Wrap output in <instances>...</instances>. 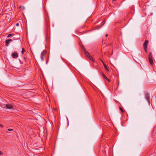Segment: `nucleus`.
<instances>
[{"instance_id":"4","label":"nucleus","mask_w":156,"mask_h":156,"mask_svg":"<svg viewBox=\"0 0 156 156\" xmlns=\"http://www.w3.org/2000/svg\"><path fill=\"white\" fill-rule=\"evenodd\" d=\"M45 54L46 51H43L41 53V58L42 61L44 60Z\"/></svg>"},{"instance_id":"17","label":"nucleus","mask_w":156,"mask_h":156,"mask_svg":"<svg viewBox=\"0 0 156 156\" xmlns=\"http://www.w3.org/2000/svg\"><path fill=\"white\" fill-rule=\"evenodd\" d=\"M3 154V152H2L1 151H0V155H2Z\"/></svg>"},{"instance_id":"22","label":"nucleus","mask_w":156,"mask_h":156,"mask_svg":"<svg viewBox=\"0 0 156 156\" xmlns=\"http://www.w3.org/2000/svg\"><path fill=\"white\" fill-rule=\"evenodd\" d=\"M99 59H100V61L101 62V61H102V60H101V58H99Z\"/></svg>"},{"instance_id":"16","label":"nucleus","mask_w":156,"mask_h":156,"mask_svg":"<svg viewBox=\"0 0 156 156\" xmlns=\"http://www.w3.org/2000/svg\"><path fill=\"white\" fill-rule=\"evenodd\" d=\"M8 130L9 131H12L13 130L12 129H8Z\"/></svg>"},{"instance_id":"5","label":"nucleus","mask_w":156,"mask_h":156,"mask_svg":"<svg viewBox=\"0 0 156 156\" xmlns=\"http://www.w3.org/2000/svg\"><path fill=\"white\" fill-rule=\"evenodd\" d=\"M12 56L13 58H15L18 57V55L17 52H14L12 54Z\"/></svg>"},{"instance_id":"14","label":"nucleus","mask_w":156,"mask_h":156,"mask_svg":"<svg viewBox=\"0 0 156 156\" xmlns=\"http://www.w3.org/2000/svg\"><path fill=\"white\" fill-rule=\"evenodd\" d=\"M13 35V34H9L8 35V36H7V37H10L11 36H12V35Z\"/></svg>"},{"instance_id":"15","label":"nucleus","mask_w":156,"mask_h":156,"mask_svg":"<svg viewBox=\"0 0 156 156\" xmlns=\"http://www.w3.org/2000/svg\"><path fill=\"white\" fill-rule=\"evenodd\" d=\"M119 108L121 110L122 112H124V111L121 108L119 107Z\"/></svg>"},{"instance_id":"13","label":"nucleus","mask_w":156,"mask_h":156,"mask_svg":"<svg viewBox=\"0 0 156 156\" xmlns=\"http://www.w3.org/2000/svg\"><path fill=\"white\" fill-rule=\"evenodd\" d=\"M25 51V50L23 48L22 49V51H21V53L22 54H24V52Z\"/></svg>"},{"instance_id":"1","label":"nucleus","mask_w":156,"mask_h":156,"mask_svg":"<svg viewBox=\"0 0 156 156\" xmlns=\"http://www.w3.org/2000/svg\"><path fill=\"white\" fill-rule=\"evenodd\" d=\"M148 59L150 64L152 65L153 64L152 55L151 52H149L148 55Z\"/></svg>"},{"instance_id":"8","label":"nucleus","mask_w":156,"mask_h":156,"mask_svg":"<svg viewBox=\"0 0 156 156\" xmlns=\"http://www.w3.org/2000/svg\"><path fill=\"white\" fill-rule=\"evenodd\" d=\"M101 62L103 63L105 69H106V70H107V71L109 72V69H108L107 65L104 63V62L102 61H101Z\"/></svg>"},{"instance_id":"11","label":"nucleus","mask_w":156,"mask_h":156,"mask_svg":"<svg viewBox=\"0 0 156 156\" xmlns=\"http://www.w3.org/2000/svg\"><path fill=\"white\" fill-rule=\"evenodd\" d=\"M81 48H82V50L84 52V53H85V54L86 55V52H88V51L86 50V49L83 46H82L81 47Z\"/></svg>"},{"instance_id":"19","label":"nucleus","mask_w":156,"mask_h":156,"mask_svg":"<svg viewBox=\"0 0 156 156\" xmlns=\"http://www.w3.org/2000/svg\"><path fill=\"white\" fill-rule=\"evenodd\" d=\"M144 50L145 51V52L146 53H147V48H144Z\"/></svg>"},{"instance_id":"7","label":"nucleus","mask_w":156,"mask_h":156,"mask_svg":"<svg viewBox=\"0 0 156 156\" xmlns=\"http://www.w3.org/2000/svg\"><path fill=\"white\" fill-rule=\"evenodd\" d=\"M148 40H146L144 42V48H147V46L148 44Z\"/></svg>"},{"instance_id":"6","label":"nucleus","mask_w":156,"mask_h":156,"mask_svg":"<svg viewBox=\"0 0 156 156\" xmlns=\"http://www.w3.org/2000/svg\"><path fill=\"white\" fill-rule=\"evenodd\" d=\"M12 41V40L11 39L7 40L5 41V45L6 46L8 47L9 46V44L10 43V41Z\"/></svg>"},{"instance_id":"12","label":"nucleus","mask_w":156,"mask_h":156,"mask_svg":"<svg viewBox=\"0 0 156 156\" xmlns=\"http://www.w3.org/2000/svg\"><path fill=\"white\" fill-rule=\"evenodd\" d=\"M19 8L21 9L22 8V10H24L25 9V8L24 7H22L21 6H20L19 7Z\"/></svg>"},{"instance_id":"10","label":"nucleus","mask_w":156,"mask_h":156,"mask_svg":"<svg viewBox=\"0 0 156 156\" xmlns=\"http://www.w3.org/2000/svg\"><path fill=\"white\" fill-rule=\"evenodd\" d=\"M102 76H103V77H104L105 79L106 80H108V82H110L109 80L108 79V78L103 73H102Z\"/></svg>"},{"instance_id":"3","label":"nucleus","mask_w":156,"mask_h":156,"mask_svg":"<svg viewBox=\"0 0 156 156\" xmlns=\"http://www.w3.org/2000/svg\"><path fill=\"white\" fill-rule=\"evenodd\" d=\"M86 56L89 58V59L91 60V61H92L93 62H94V60L93 58L90 55L89 53L88 52H86Z\"/></svg>"},{"instance_id":"23","label":"nucleus","mask_w":156,"mask_h":156,"mask_svg":"<svg viewBox=\"0 0 156 156\" xmlns=\"http://www.w3.org/2000/svg\"><path fill=\"white\" fill-rule=\"evenodd\" d=\"M112 53H111V55H112Z\"/></svg>"},{"instance_id":"21","label":"nucleus","mask_w":156,"mask_h":156,"mask_svg":"<svg viewBox=\"0 0 156 156\" xmlns=\"http://www.w3.org/2000/svg\"><path fill=\"white\" fill-rule=\"evenodd\" d=\"M108 36V34H106L105 35V36H106V37H107V36Z\"/></svg>"},{"instance_id":"18","label":"nucleus","mask_w":156,"mask_h":156,"mask_svg":"<svg viewBox=\"0 0 156 156\" xmlns=\"http://www.w3.org/2000/svg\"><path fill=\"white\" fill-rule=\"evenodd\" d=\"M4 126L0 123V127L2 128Z\"/></svg>"},{"instance_id":"20","label":"nucleus","mask_w":156,"mask_h":156,"mask_svg":"<svg viewBox=\"0 0 156 156\" xmlns=\"http://www.w3.org/2000/svg\"><path fill=\"white\" fill-rule=\"evenodd\" d=\"M19 25V24L18 23H17L16 24V26H18Z\"/></svg>"},{"instance_id":"2","label":"nucleus","mask_w":156,"mask_h":156,"mask_svg":"<svg viewBox=\"0 0 156 156\" xmlns=\"http://www.w3.org/2000/svg\"><path fill=\"white\" fill-rule=\"evenodd\" d=\"M145 95L146 99L147 100L149 104L150 105V98L149 93L148 92H146L145 93Z\"/></svg>"},{"instance_id":"9","label":"nucleus","mask_w":156,"mask_h":156,"mask_svg":"<svg viewBox=\"0 0 156 156\" xmlns=\"http://www.w3.org/2000/svg\"><path fill=\"white\" fill-rule=\"evenodd\" d=\"M13 106L11 105L7 104L6 105V108L7 109H11L12 108Z\"/></svg>"}]
</instances>
